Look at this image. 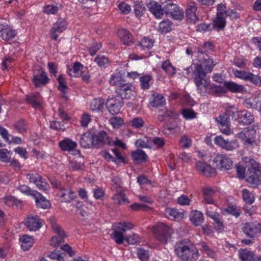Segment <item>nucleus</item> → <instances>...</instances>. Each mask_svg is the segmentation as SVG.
<instances>
[{
  "label": "nucleus",
  "instance_id": "nucleus-1",
  "mask_svg": "<svg viewBox=\"0 0 261 261\" xmlns=\"http://www.w3.org/2000/svg\"><path fill=\"white\" fill-rule=\"evenodd\" d=\"M248 167L246 181L254 185H258L261 184V165L249 156H244L242 162L236 165V170L238 177L243 179L245 177L246 167Z\"/></svg>",
  "mask_w": 261,
  "mask_h": 261
},
{
  "label": "nucleus",
  "instance_id": "nucleus-2",
  "mask_svg": "<svg viewBox=\"0 0 261 261\" xmlns=\"http://www.w3.org/2000/svg\"><path fill=\"white\" fill-rule=\"evenodd\" d=\"M216 63L209 58H204L200 63L197 64L195 66V69L193 72V79L195 84L199 87L205 86L207 83L206 80L208 79L206 77V73L211 72Z\"/></svg>",
  "mask_w": 261,
  "mask_h": 261
},
{
  "label": "nucleus",
  "instance_id": "nucleus-3",
  "mask_svg": "<svg viewBox=\"0 0 261 261\" xmlns=\"http://www.w3.org/2000/svg\"><path fill=\"white\" fill-rule=\"evenodd\" d=\"M175 252L181 261H196L199 256L198 249L190 242L180 241L177 243Z\"/></svg>",
  "mask_w": 261,
  "mask_h": 261
},
{
  "label": "nucleus",
  "instance_id": "nucleus-4",
  "mask_svg": "<svg viewBox=\"0 0 261 261\" xmlns=\"http://www.w3.org/2000/svg\"><path fill=\"white\" fill-rule=\"evenodd\" d=\"M152 232L155 239L163 243H167L174 233L173 229L170 226L162 222L156 224L152 227Z\"/></svg>",
  "mask_w": 261,
  "mask_h": 261
},
{
  "label": "nucleus",
  "instance_id": "nucleus-5",
  "mask_svg": "<svg viewBox=\"0 0 261 261\" xmlns=\"http://www.w3.org/2000/svg\"><path fill=\"white\" fill-rule=\"evenodd\" d=\"M123 105V100L119 96H110L106 102L108 111L113 115L118 114Z\"/></svg>",
  "mask_w": 261,
  "mask_h": 261
},
{
  "label": "nucleus",
  "instance_id": "nucleus-6",
  "mask_svg": "<svg viewBox=\"0 0 261 261\" xmlns=\"http://www.w3.org/2000/svg\"><path fill=\"white\" fill-rule=\"evenodd\" d=\"M216 168L220 170H228L232 166V161L225 154H217L214 160Z\"/></svg>",
  "mask_w": 261,
  "mask_h": 261
},
{
  "label": "nucleus",
  "instance_id": "nucleus-7",
  "mask_svg": "<svg viewBox=\"0 0 261 261\" xmlns=\"http://www.w3.org/2000/svg\"><path fill=\"white\" fill-rule=\"evenodd\" d=\"M116 92L119 95V96L122 98V100L123 98L130 99L134 96L136 93L134 91V87L130 83L121 84L116 87Z\"/></svg>",
  "mask_w": 261,
  "mask_h": 261
},
{
  "label": "nucleus",
  "instance_id": "nucleus-8",
  "mask_svg": "<svg viewBox=\"0 0 261 261\" xmlns=\"http://www.w3.org/2000/svg\"><path fill=\"white\" fill-rule=\"evenodd\" d=\"M215 143L218 146L227 151H232L239 146L238 142L236 140L229 141L228 139H224L221 136H217L214 139Z\"/></svg>",
  "mask_w": 261,
  "mask_h": 261
},
{
  "label": "nucleus",
  "instance_id": "nucleus-9",
  "mask_svg": "<svg viewBox=\"0 0 261 261\" xmlns=\"http://www.w3.org/2000/svg\"><path fill=\"white\" fill-rule=\"evenodd\" d=\"M51 227L55 232L59 236V237L53 236L50 240V245L56 247L59 246L60 244L64 241V239L66 237V234L60 226L57 224L56 222H51Z\"/></svg>",
  "mask_w": 261,
  "mask_h": 261
},
{
  "label": "nucleus",
  "instance_id": "nucleus-10",
  "mask_svg": "<svg viewBox=\"0 0 261 261\" xmlns=\"http://www.w3.org/2000/svg\"><path fill=\"white\" fill-rule=\"evenodd\" d=\"M62 150L71 152L73 155L80 154V151L77 149V143L69 138H65L59 143Z\"/></svg>",
  "mask_w": 261,
  "mask_h": 261
},
{
  "label": "nucleus",
  "instance_id": "nucleus-11",
  "mask_svg": "<svg viewBox=\"0 0 261 261\" xmlns=\"http://www.w3.org/2000/svg\"><path fill=\"white\" fill-rule=\"evenodd\" d=\"M27 178L30 182L35 185L39 190L47 191L49 189V185L38 174H28Z\"/></svg>",
  "mask_w": 261,
  "mask_h": 261
},
{
  "label": "nucleus",
  "instance_id": "nucleus-12",
  "mask_svg": "<svg viewBox=\"0 0 261 261\" xmlns=\"http://www.w3.org/2000/svg\"><path fill=\"white\" fill-rule=\"evenodd\" d=\"M24 224L30 231H36L39 230L42 226V221L36 215H29L24 220Z\"/></svg>",
  "mask_w": 261,
  "mask_h": 261
},
{
  "label": "nucleus",
  "instance_id": "nucleus-13",
  "mask_svg": "<svg viewBox=\"0 0 261 261\" xmlns=\"http://www.w3.org/2000/svg\"><path fill=\"white\" fill-rule=\"evenodd\" d=\"M207 85L204 86H196L198 90L199 91L200 93H202L203 91H206L210 93L220 94H224L226 92V90L225 88L215 84H211L210 81L209 79L206 80Z\"/></svg>",
  "mask_w": 261,
  "mask_h": 261
},
{
  "label": "nucleus",
  "instance_id": "nucleus-14",
  "mask_svg": "<svg viewBox=\"0 0 261 261\" xmlns=\"http://www.w3.org/2000/svg\"><path fill=\"white\" fill-rule=\"evenodd\" d=\"M32 82L36 87H41L46 85L49 82L46 73L42 70H39L37 72L34 73Z\"/></svg>",
  "mask_w": 261,
  "mask_h": 261
},
{
  "label": "nucleus",
  "instance_id": "nucleus-15",
  "mask_svg": "<svg viewBox=\"0 0 261 261\" xmlns=\"http://www.w3.org/2000/svg\"><path fill=\"white\" fill-rule=\"evenodd\" d=\"M67 26V22L63 19H59L54 24L50 30V36L54 40H57L58 38L57 33H61L64 31Z\"/></svg>",
  "mask_w": 261,
  "mask_h": 261
},
{
  "label": "nucleus",
  "instance_id": "nucleus-16",
  "mask_svg": "<svg viewBox=\"0 0 261 261\" xmlns=\"http://www.w3.org/2000/svg\"><path fill=\"white\" fill-rule=\"evenodd\" d=\"M94 147H98L106 144L110 143V139L107 133L103 130L93 132Z\"/></svg>",
  "mask_w": 261,
  "mask_h": 261
},
{
  "label": "nucleus",
  "instance_id": "nucleus-17",
  "mask_svg": "<svg viewBox=\"0 0 261 261\" xmlns=\"http://www.w3.org/2000/svg\"><path fill=\"white\" fill-rule=\"evenodd\" d=\"M16 32L9 25L5 23H0V37L3 40L8 41L16 36Z\"/></svg>",
  "mask_w": 261,
  "mask_h": 261
},
{
  "label": "nucleus",
  "instance_id": "nucleus-18",
  "mask_svg": "<svg viewBox=\"0 0 261 261\" xmlns=\"http://www.w3.org/2000/svg\"><path fill=\"white\" fill-rule=\"evenodd\" d=\"M177 113L171 110H167L164 115V118H160V120L161 121H167L169 119V121L171 122V124L169 125L168 124H166L165 126V127L169 130H174L177 125V124L175 122V119L177 117Z\"/></svg>",
  "mask_w": 261,
  "mask_h": 261
},
{
  "label": "nucleus",
  "instance_id": "nucleus-19",
  "mask_svg": "<svg viewBox=\"0 0 261 261\" xmlns=\"http://www.w3.org/2000/svg\"><path fill=\"white\" fill-rule=\"evenodd\" d=\"M165 9V12L167 14H170L174 19H182L183 13L176 5L172 3L168 4L166 5Z\"/></svg>",
  "mask_w": 261,
  "mask_h": 261
},
{
  "label": "nucleus",
  "instance_id": "nucleus-20",
  "mask_svg": "<svg viewBox=\"0 0 261 261\" xmlns=\"http://www.w3.org/2000/svg\"><path fill=\"white\" fill-rule=\"evenodd\" d=\"M117 34L121 41L124 45L129 46L134 43V36L127 30L120 29L118 31Z\"/></svg>",
  "mask_w": 261,
  "mask_h": 261
},
{
  "label": "nucleus",
  "instance_id": "nucleus-21",
  "mask_svg": "<svg viewBox=\"0 0 261 261\" xmlns=\"http://www.w3.org/2000/svg\"><path fill=\"white\" fill-rule=\"evenodd\" d=\"M259 223L251 222L246 223L243 227L244 232L248 237L253 238L259 234L258 226Z\"/></svg>",
  "mask_w": 261,
  "mask_h": 261
},
{
  "label": "nucleus",
  "instance_id": "nucleus-22",
  "mask_svg": "<svg viewBox=\"0 0 261 261\" xmlns=\"http://www.w3.org/2000/svg\"><path fill=\"white\" fill-rule=\"evenodd\" d=\"M256 132L254 129H244L239 134V136L245 143L252 144L255 141Z\"/></svg>",
  "mask_w": 261,
  "mask_h": 261
},
{
  "label": "nucleus",
  "instance_id": "nucleus-23",
  "mask_svg": "<svg viewBox=\"0 0 261 261\" xmlns=\"http://www.w3.org/2000/svg\"><path fill=\"white\" fill-rule=\"evenodd\" d=\"M58 196L63 202H70L76 197L75 193L70 188H62L58 193Z\"/></svg>",
  "mask_w": 261,
  "mask_h": 261
},
{
  "label": "nucleus",
  "instance_id": "nucleus-24",
  "mask_svg": "<svg viewBox=\"0 0 261 261\" xmlns=\"http://www.w3.org/2000/svg\"><path fill=\"white\" fill-rule=\"evenodd\" d=\"M196 166L197 169L206 176H212L215 174V170L204 162H198Z\"/></svg>",
  "mask_w": 261,
  "mask_h": 261
},
{
  "label": "nucleus",
  "instance_id": "nucleus-25",
  "mask_svg": "<svg viewBox=\"0 0 261 261\" xmlns=\"http://www.w3.org/2000/svg\"><path fill=\"white\" fill-rule=\"evenodd\" d=\"M224 88L232 93H245L247 92L246 89L242 85H239L233 82L225 81Z\"/></svg>",
  "mask_w": 261,
  "mask_h": 261
},
{
  "label": "nucleus",
  "instance_id": "nucleus-26",
  "mask_svg": "<svg viewBox=\"0 0 261 261\" xmlns=\"http://www.w3.org/2000/svg\"><path fill=\"white\" fill-rule=\"evenodd\" d=\"M93 137V132L92 130L83 134L80 140L81 146L85 148L94 146Z\"/></svg>",
  "mask_w": 261,
  "mask_h": 261
},
{
  "label": "nucleus",
  "instance_id": "nucleus-27",
  "mask_svg": "<svg viewBox=\"0 0 261 261\" xmlns=\"http://www.w3.org/2000/svg\"><path fill=\"white\" fill-rule=\"evenodd\" d=\"M116 188V193L114 195L112 198L115 203L121 204L127 202V199L124 193V190L121 186Z\"/></svg>",
  "mask_w": 261,
  "mask_h": 261
},
{
  "label": "nucleus",
  "instance_id": "nucleus-28",
  "mask_svg": "<svg viewBox=\"0 0 261 261\" xmlns=\"http://www.w3.org/2000/svg\"><path fill=\"white\" fill-rule=\"evenodd\" d=\"M33 194V197L35 200L36 204L38 207L43 209L47 208L50 207V203L49 201L47 200L40 193L37 191V192H35Z\"/></svg>",
  "mask_w": 261,
  "mask_h": 261
},
{
  "label": "nucleus",
  "instance_id": "nucleus-29",
  "mask_svg": "<svg viewBox=\"0 0 261 261\" xmlns=\"http://www.w3.org/2000/svg\"><path fill=\"white\" fill-rule=\"evenodd\" d=\"M197 6L195 3H190L187 9V18L190 22L195 23L198 20V17L196 14Z\"/></svg>",
  "mask_w": 261,
  "mask_h": 261
},
{
  "label": "nucleus",
  "instance_id": "nucleus-30",
  "mask_svg": "<svg viewBox=\"0 0 261 261\" xmlns=\"http://www.w3.org/2000/svg\"><path fill=\"white\" fill-rule=\"evenodd\" d=\"M203 196V201L207 204H215V203L213 199L215 191L211 187H205L202 189Z\"/></svg>",
  "mask_w": 261,
  "mask_h": 261
},
{
  "label": "nucleus",
  "instance_id": "nucleus-31",
  "mask_svg": "<svg viewBox=\"0 0 261 261\" xmlns=\"http://www.w3.org/2000/svg\"><path fill=\"white\" fill-rule=\"evenodd\" d=\"M189 217L191 223L195 226L201 225L204 221L203 214L197 210L192 211L189 215Z\"/></svg>",
  "mask_w": 261,
  "mask_h": 261
},
{
  "label": "nucleus",
  "instance_id": "nucleus-32",
  "mask_svg": "<svg viewBox=\"0 0 261 261\" xmlns=\"http://www.w3.org/2000/svg\"><path fill=\"white\" fill-rule=\"evenodd\" d=\"M84 70H87V68L80 62H76L74 64L72 69H69L67 70V73L71 76L80 77Z\"/></svg>",
  "mask_w": 261,
  "mask_h": 261
},
{
  "label": "nucleus",
  "instance_id": "nucleus-33",
  "mask_svg": "<svg viewBox=\"0 0 261 261\" xmlns=\"http://www.w3.org/2000/svg\"><path fill=\"white\" fill-rule=\"evenodd\" d=\"M148 8L156 18H161L164 14V10L162 9L161 5L156 2H150L148 4Z\"/></svg>",
  "mask_w": 261,
  "mask_h": 261
},
{
  "label": "nucleus",
  "instance_id": "nucleus-34",
  "mask_svg": "<svg viewBox=\"0 0 261 261\" xmlns=\"http://www.w3.org/2000/svg\"><path fill=\"white\" fill-rule=\"evenodd\" d=\"M26 99L35 109L39 108L41 107L42 97L38 93H32L27 96Z\"/></svg>",
  "mask_w": 261,
  "mask_h": 261
},
{
  "label": "nucleus",
  "instance_id": "nucleus-35",
  "mask_svg": "<svg viewBox=\"0 0 261 261\" xmlns=\"http://www.w3.org/2000/svg\"><path fill=\"white\" fill-rule=\"evenodd\" d=\"M134 226V225L129 222L115 223L113 225L114 229L122 232L123 234L125 231L132 229Z\"/></svg>",
  "mask_w": 261,
  "mask_h": 261
},
{
  "label": "nucleus",
  "instance_id": "nucleus-36",
  "mask_svg": "<svg viewBox=\"0 0 261 261\" xmlns=\"http://www.w3.org/2000/svg\"><path fill=\"white\" fill-rule=\"evenodd\" d=\"M21 247L23 250H28L32 247L34 244V239L29 235H23L20 238Z\"/></svg>",
  "mask_w": 261,
  "mask_h": 261
},
{
  "label": "nucleus",
  "instance_id": "nucleus-37",
  "mask_svg": "<svg viewBox=\"0 0 261 261\" xmlns=\"http://www.w3.org/2000/svg\"><path fill=\"white\" fill-rule=\"evenodd\" d=\"M165 215L171 220H179L183 217L182 213L179 212L176 209L170 207L165 209Z\"/></svg>",
  "mask_w": 261,
  "mask_h": 261
},
{
  "label": "nucleus",
  "instance_id": "nucleus-38",
  "mask_svg": "<svg viewBox=\"0 0 261 261\" xmlns=\"http://www.w3.org/2000/svg\"><path fill=\"white\" fill-rule=\"evenodd\" d=\"M162 68L170 76H173L176 73V68L169 60H166L162 63Z\"/></svg>",
  "mask_w": 261,
  "mask_h": 261
},
{
  "label": "nucleus",
  "instance_id": "nucleus-39",
  "mask_svg": "<svg viewBox=\"0 0 261 261\" xmlns=\"http://www.w3.org/2000/svg\"><path fill=\"white\" fill-rule=\"evenodd\" d=\"M239 256L242 261H255L254 254L247 249H242L239 252Z\"/></svg>",
  "mask_w": 261,
  "mask_h": 261
},
{
  "label": "nucleus",
  "instance_id": "nucleus-40",
  "mask_svg": "<svg viewBox=\"0 0 261 261\" xmlns=\"http://www.w3.org/2000/svg\"><path fill=\"white\" fill-rule=\"evenodd\" d=\"M241 115L240 123L248 125L251 124L254 120L253 116L246 110L241 111Z\"/></svg>",
  "mask_w": 261,
  "mask_h": 261
},
{
  "label": "nucleus",
  "instance_id": "nucleus-41",
  "mask_svg": "<svg viewBox=\"0 0 261 261\" xmlns=\"http://www.w3.org/2000/svg\"><path fill=\"white\" fill-rule=\"evenodd\" d=\"M133 160L136 162L141 163L147 160V155L145 152L141 149H137L132 152Z\"/></svg>",
  "mask_w": 261,
  "mask_h": 261
},
{
  "label": "nucleus",
  "instance_id": "nucleus-42",
  "mask_svg": "<svg viewBox=\"0 0 261 261\" xmlns=\"http://www.w3.org/2000/svg\"><path fill=\"white\" fill-rule=\"evenodd\" d=\"M152 80L151 74H143L139 77L140 86L142 89L147 90L150 87V82Z\"/></svg>",
  "mask_w": 261,
  "mask_h": 261
},
{
  "label": "nucleus",
  "instance_id": "nucleus-43",
  "mask_svg": "<svg viewBox=\"0 0 261 261\" xmlns=\"http://www.w3.org/2000/svg\"><path fill=\"white\" fill-rule=\"evenodd\" d=\"M217 15L225 17L230 16L238 17V13L237 12H232L231 13H229L226 10V6L222 4H220L218 5Z\"/></svg>",
  "mask_w": 261,
  "mask_h": 261
},
{
  "label": "nucleus",
  "instance_id": "nucleus-44",
  "mask_svg": "<svg viewBox=\"0 0 261 261\" xmlns=\"http://www.w3.org/2000/svg\"><path fill=\"white\" fill-rule=\"evenodd\" d=\"M105 101L100 98L94 99L91 102L90 108L92 111H101L103 108Z\"/></svg>",
  "mask_w": 261,
  "mask_h": 261
},
{
  "label": "nucleus",
  "instance_id": "nucleus-45",
  "mask_svg": "<svg viewBox=\"0 0 261 261\" xmlns=\"http://www.w3.org/2000/svg\"><path fill=\"white\" fill-rule=\"evenodd\" d=\"M153 100L150 102L152 107L158 108L163 106L165 103L164 97L159 94L153 95Z\"/></svg>",
  "mask_w": 261,
  "mask_h": 261
},
{
  "label": "nucleus",
  "instance_id": "nucleus-46",
  "mask_svg": "<svg viewBox=\"0 0 261 261\" xmlns=\"http://www.w3.org/2000/svg\"><path fill=\"white\" fill-rule=\"evenodd\" d=\"M59 83L58 89L62 93V96L66 97V91L67 89V85L64 75L61 74L57 79Z\"/></svg>",
  "mask_w": 261,
  "mask_h": 261
},
{
  "label": "nucleus",
  "instance_id": "nucleus-47",
  "mask_svg": "<svg viewBox=\"0 0 261 261\" xmlns=\"http://www.w3.org/2000/svg\"><path fill=\"white\" fill-rule=\"evenodd\" d=\"M226 112L228 115L231 116L232 119L240 123L241 116V111H238V109L233 106H230L227 108Z\"/></svg>",
  "mask_w": 261,
  "mask_h": 261
},
{
  "label": "nucleus",
  "instance_id": "nucleus-48",
  "mask_svg": "<svg viewBox=\"0 0 261 261\" xmlns=\"http://www.w3.org/2000/svg\"><path fill=\"white\" fill-rule=\"evenodd\" d=\"M129 124L135 129H139L143 127L145 125L143 119L141 117L133 118L129 121Z\"/></svg>",
  "mask_w": 261,
  "mask_h": 261
},
{
  "label": "nucleus",
  "instance_id": "nucleus-49",
  "mask_svg": "<svg viewBox=\"0 0 261 261\" xmlns=\"http://www.w3.org/2000/svg\"><path fill=\"white\" fill-rule=\"evenodd\" d=\"M109 83L112 86L117 87L122 84V77L120 72L114 73L111 75L109 79Z\"/></svg>",
  "mask_w": 261,
  "mask_h": 261
},
{
  "label": "nucleus",
  "instance_id": "nucleus-50",
  "mask_svg": "<svg viewBox=\"0 0 261 261\" xmlns=\"http://www.w3.org/2000/svg\"><path fill=\"white\" fill-rule=\"evenodd\" d=\"M201 247V251L205 253L207 257L214 258L217 256V253L213 249L208 246L204 242H202L199 244Z\"/></svg>",
  "mask_w": 261,
  "mask_h": 261
},
{
  "label": "nucleus",
  "instance_id": "nucleus-51",
  "mask_svg": "<svg viewBox=\"0 0 261 261\" xmlns=\"http://www.w3.org/2000/svg\"><path fill=\"white\" fill-rule=\"evenodd\" d=\"M111 238L117 244H122L124 242V240H125V237L122 232L119 231L114 228H113Z\"/></svg>",
  "mask_w": 261,
  "mask_h": 261
},
{
  "label": "nucleus",
  "instance_id": "nucleus-52",
  "mask_svg": "<svg viewBox=\"0 0 261 261\" xmlns=\"http://www.w3.org/2000/svg\"><path fill=\"white\" fill-rule=\"evenodd\" d=\"M242 198L247 204H251L254 201L253 194L246 189H243L242 192Z\"/></svg>",
  "mask_w": 261,
  "mask_h": 261
},
{
  "label": "nucleus",
  "instance_id": "nucleus-53",
  "mask_svg": "<svg viewBox=\"0 0 261 261\" xmlns=\"http://www.w3.org/2000/svg\"><path fill=\"white\" fill-rule=\"evenodd\" d=\"M58 6L53 4L46 5L43 7V11L47 15H56L59 12Z\"/></svg>",
  "mask_w": 261,
  "mask_h": 261
},
{
  "label": "nucleus",
  "instance_id": "nucleus-54",
  "mask_svg": "<svg viewBox=\"0 0 261 261\" xmlns=\"http://www.w3.org/2000/svg\"><path fill=\"white\" fill-rule=\"evenodd\" d=\"M95 62L100 67H107L109 63V60L103 55H98L94 60Z\"/></svg>",
  "mask_w": 261,
  "mask_h": 261
},
{
  "label": "nucleus",
  "instance_id": "nucleus-55",
  "mask_svg": "<svg viewBox=\"0 0 261 261\" xmlns=\"http://www.w3.org/2000/svg\"><path fill=\"white\" fill-rule=\"evenodd\" d=\"M227 17L223 16H216L214 20V25L219 29H223L226 25V18Z\"/></svg>",
  "mask_w": 261,
  "mask_h": 261
},
{
  "label": "nucleus",
  "instance_id": "nucleus-56",
  "mask_svg": "<svg viewBox=\"0 0 261 261\" xmlns=\"http://www.w3.org/2000/svg\"><path fill=\"white\" fill-rule=\"evenodd\" d=\"M179 145L183 148H189L192 145V141L187 135L182 136L179 141Z\"/></svg>",
  "mask_w": 261,
  "mask_h": 261
},
{
  "label": "nucleus",
  "instance_id": "nucleus-57",
  "mask_svg": "<svg viewBox=\"0 0 261 261\" xmlns=\"http://www.w3.org/2000/svg\"><path fill=\"white\" fill-rule=\"evenodd\" d=\"M11 152L6 149H0V161L8 163L11 159Z\"/></svg>",
  "mask_w": 261,
  "mask_h": 261
},
{
  "label": "nucleus",
  "instance_id": "nucleus-58",
  "mask_svg": "<svg viewBox=\"0 0 261 261\" xmlns=\"http://www.w3.org/2000/svg\"><path fill=\"white\" fill-rule=\"evenodd\" d=\"M153 41L152 39L144 37L139 42V45L144 49H149L153 45Z\"/></svg>",
  "mask_w": 261,
  "mask_h": 261
},
{
  "label": "nucleus",
  "instance_id": "nucleus-59",
  "mask_svg": "<svg viewBox=\"0 0 261 261\" xmlns=\"http://www.w3.org/2000/svg\"><path fill=\"white\" fill-rule=\"evenodd\" d=\"M211 207H206V215L213 219L215 224L221 220L220 214L216 211H210Z\"/></svg>",
  "mask_w": 261,
  "mask_h": 261
},
{
  "label": "nucleus",
  "instance_id": "nucleus-60",
  "mask_svg": "<svg viewBox=\"0 0 261 261\" xmlns=\"http://www.w3.org/2000/svg\"><path fill=\"white\" fill-rule=\"evenodd\" d=\"M14 129L19 133L25 132L27 129V125L23 120H21L16 122L14 124Z\"/></svg>",
  "mask_w": 261,
  "mask_h": 261
},
{
  "label": "nucleus",
  "instance_id": "nucleus-61",
  "mask_svg": "<svg viewBox=\"0 0 261 261\" xmlns=\"http://www.w3.org/2000/svg\"><path fill=\"white\" fill-rule=\"evenodd\" d=\"M159 30L162 33H167L171 30V24L168 20L163 21L160 23Z\"/></svg>",
  "mask_w": 261,
  "mask_h": 261
},
{
  "label": "nucleus",
  "instance_id": "nucleus-62",
  "mask_svg": "<svg viewBox=\"0 0 261 261\" xmlns=\"http://www.w3.org/2000/svg\"><path fill=\"white\" fill-rule=\"evenodd\" d=\"M118 7L121 13L124 15L129 14L132 10L130 5L124 2L120 3Z\"/></svg>",
  "mask_w": 261,
  "mask_h": 261
},
{
  "label": "nucleus",
  "instance_id": "nucleus-63",
  "mask_svg": "<svg viewBox=\"0 0 261 261\" xmlns=\"http://www.w3.org/2000/svg\"><path fill=\"white\" fill-rule=\"evenodd\" d=\"M109 122L114 128H118L124 124L123 119L118 117H113L111 118Z\"/></svg>",
  "mask_w": 261,
  "mask_h": 261
},
{
  "label": "nucleus",
  "instance_id": "nucleus-64",
  "mask_svg": "<svg viewBox=\"0 0 261 261\" xmlns=\"http://www.w3.org/2000/svg\"><path fill=\"white\" fill-rule=\"evenodd\" d=\"M248 81L253 84L256 86H261V76L258 75H255L251 72L249 74L248 77Z\"/></svg>",
  "mask_w": 261,
  "mask_h": 261
}]
</instances>
